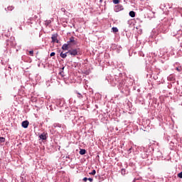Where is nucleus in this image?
<instances>
[{"label":"nucleus","mask_w":182,"mask_h":182,"mask_svg":"<svg viewBox=\"0 0 182 182\" xmlns=\"http://www.w3.org/2000/svg\"><path fill=\"white\" fill-rule=\"evenodd\" d=\"M7 45H11V46H15L16 45V41H15V38H11L10 40L7 41Z\"/></svg>","instance_id":"obj_1"},{"label":"nucleus","mask_w":182,"mask_h":182,"mask_svg":"<svg viewBox=\"0 0 182 182\" xmlns=\"http://www.w3.org/2000/svg\"><path fill=\"white\" fill-rule=\"evenodd\" d=\"M67 53H70L72 56H76L77 55V49L70 50Z\"/></svg>","instance_id":"obj_2"},{"label":"nucleus","mask_w":182,"mask_h":182,"mask_svg":"<svg viewBox=\"0 0 182 182\" xmlns=\"http://www.w3.org/2000/svg\"><path fill=\"white\" fill-rule=\"evenodd\" d=\"M21 126H22V127H23L24 129H28V126H29V121H28V120L23 121V122L21 123Z\"/></svg>","instance_id":"obj_3"},{"label":"nucleus","mask_w":182,"mask_h":182,"mask_svg":"<svg viewBox=\"0 0 182 182\" xmlns=\"http://www.w3.org/2000/svg\"><path fill=\"white\" fill-rule=\"evenodd\" d=\"M53 43H59V40H58V37L55 35H53L51 37Z\"/></svg>","instance_id":"obj_4"},{"label":"nucleus","mask_w":182,"mask_h":182,"mask_svg":"<svg viewBox=\"0 0 182 182\" xmlns=\"http://www.w3.org/2000/svg\"><path fill=\"white\" fill-rule=\"evenodd\" d=\"M63 50H68L69 49V44H63L62 46Z\"/></svg>","instance_id":"obj_5"},{"label":"nucleus","mask_w":182,"mask_h":182,"mask_svg":"<svg viewBox=\"0 0 182 182\" xmlns=\"http://www.w3.org/2000/svg\"><path fill=\"white\" fill-rule=\"evenodd\" d=\"M69 45H71V43H75V37H71L70 38V41L67 42Z\"/></svg>","instance_id":"obj_6"},{"label":"nucleus","mask_w":182,"mask_h":182,"mask_svg":"<svg viewBox=\"0 0 182 182\" xmlns=\"http://www.w3.org/2000/svg\"><path fill=\"white\" fill-rule=\"evenodd\" d=\"M129 16H131V18H134V16H136V12H134V11H131L129 12Z\"/></svg>","instance_id":"obj_7"},{"label":"nucleus","mask_w":182,"mask_h":182,"mask_svg":"<svg viewBox=\"0 0 182 182\" xmlns=\"http://www.w3.org/2000/svg\"><path fill=\"white\" fill-rule=\"evenodd\" d=\"M39 137L41 140H46V134H41Z\"/></svg>","instance_id":"obj_8"},{"label":"nucleus","mask_w":182,"mask_h":182,"mask_svg":"<svg viewBox=\"0 0 182 182\" xmlns=\"http://www.w3.org/2000/svg\"><path fill=\"white\" fill-rule=\"evenodd\" d=\"M60 58H63V59H65V58H66V56H68V53H61L60 54Z\"/></svg>","instance_id":"obj_9"},{"label":"nucleus","mask_w":182,"mask_h":182,"mask_svg":"<svg viewBox=\"0 0 182 182\" xmlns=\"http://www.w3.org/2000/svg\"><path fill=\"white\" fill-rule=\"evenodd\" d=\"M80 154H81V156H83L84 154H86V149H80Z\"/></svg>","instance_id":"obj_10"},{"label":"nucleus","mask_w":182,"mask_h":182,"mask_svg":"<svg viewBox=\"0 0 182 182\" xmlns=\"http://www.w3.org/2000/svg\"><path fill=\"white\" fill-rule=\"evenodd\" d=\"M112 30V32H114L115 33L119 32V29L117 27H113Z\"/></svg>","instance_id":"obj_11"},{"label":"nucleus","mask_w":182,"mask_h":182,"mask_svg":"<svg viewBox=\"0 0 182 182\" xmlns=\"http://www.w3.org/2000/svg\"><path fill=\"white\" fill-rule=\"evenodd\" d=\"M0 143H5V138L4 137H0Z\"/></svg>","instance_id":"obj_12"},{"label":"nucleus","mask_w":182,"mask_h":182,"mask_svg":"<svg viewBox=\"0 0 182 182\" xmlns=\"http://www.w3.org/2000/svg\"><path fill=\"white\" fill-rule=\"evenodd\" d=\"M116 8H119V11H122L123 9V6L118 5V6H116Z\"/></svg>","instance_id":"obj_13"},{"label":"nucleus","mask_w":182,"mask_h":182,"mask_svg":"<svg viewBox=\"0 0 182 182\" xmlns=\"http://www.w3.org/2000/svg\"><path fill=\"white\" fill-rule=\"evenodd\" d=\"M92 176H95L96 174V170H93L91 173H90Z\"/></svg>","instance_id":"obj_14"},{"label":"nucleus","mask_w":182,"mask_h":182,"mask_svg":"<svg viewBox=\"0 0 182 182\" xmlns=\"http://www.w3.org/2000/svg\"><path fill=\"white\" fill-rule=\"evenodd\" d=\"M119 2H120L119 0H113V3L115 4H119Z\"/></svg>","instance_id":"obj_15"},{"label":"nucleus","mask_w":182,"mask_h":182,"mask_svg":"<svg viewBox=\"0 0 182 182\" xmlns=\"http://www.w3.org/2000/svg\"><path fill=\"white\" fill-rule=\"evenodd\" d=\"M178 177H179V178H182V172L178 173Z\"/></svg>","instance_id":"obj_16"},{"label":"nucleus","mask_w":182,"mask_h":182,"mask_svg":"<svg viewBox=\"0 0 182 182\" xmlns=\"http://www.w3.org/2000/svg\"><path fill=\"white\" fill-rule=\"evenodd\" d=\"M29 55H31V56H33V50H30Z\"/></svg>","instance_id":"obj_17"},{"label":"nucleus","mask_w":182,"mask_h":182,"mask_svg":"<svg viewBox=\"0 0 182 182\" xmlns=\"http://www.w3.org/2000/svg\"><path fill=\"white\" fill-rule=\"evenodd\" d=\"M55 52H53V53H51L50 54V56H55Z\"/></svg>","instance_id":"obj_18"},{"label":"nucleus","mask_w":182,"mask_h":182,"mask_svg":"<svg viewBox=\"0 0 182 182\" xmlns=\"http://www.w3.org/2000/svg\"><path fill=\"white\" fill-rule=\"evenodd\" d=\"M59 75H60L63 77V71H60V73H59Z\"/></svg>","instance_id":"obj_19"},{"label":"nucleus","mask_w":182,"mask_h":182,"mask_svg":"<svg viewBox=\"0 0 182 182\" xmlns=\"http://www.w3.org/2000/svg\"><path fill=\"white\" fill-rule=\"evenodd\" d=\"M82 180H83V181L86 182V181H87L88 178L87 177H85Z\"/></svg>","instance_id":"obj_20"},{"label":"nucleus","mask_w":182,"mask_h":182,"mask_svg":"<svg viewBox=\"0 0 182 182\" xmlns=\"http://www.w3.org/2000/svg\"><path fill=\"white\" fill-rule=\"evenodd\" d=\"M61 11H62V12H66V9H65V8H62Z\"/></svg>","instance_id":"obj_21"},{"label":"nucleus","mask_w":182,"mask_h":182,"mask_svg":"<svg viewBox=\"0 0 182 182\" xmlns=\"http://www.w3.org/2000/svg\"><path fill=\"white\" fill-rule=\"evenodd\" d=\"M87 180H89L90 182L93 181V178H89Z\"/></svg>","instance_id":"obj_22"},{"label":"nucleus","mask_w":182,"mask_h":182,"mask_svg":"<svg viewBox=\"0 0 182 182\" xmlns=\"http://www.w3.org/2000/svg\"><path fill=\"white\" fill-rule=\"evenodd\" d=\"M8 9H9V11H12V9H14V7H9Z\"/></svg>","instance_id":"obj_23"},{"label":"nucleus","mask_w":182,"mask_h":182,"mask_svg":"<svg viewBox=\"0 0 182 182\" xmlns=\"http://www.w3.org/2000/svg\"><path fill=\"white\" fill-rule=\"evenodd\" d=\"M176 70H178V72H181V70H180L179 68H176Z\"/></svg>","instance_id":"obj_24"},{"label":"nucleus","mask_w":182,"mask_h":182,"mask_svg":"<svg viewBox=\"0 0 182 182\" xmlns=\"http://www.w3.org/2000/svg\"><path fill=\"white\" fill-rule=\"evenodd\" d=\"M78 97H82V95H80V93H78Z\"/></svg>","instance_id":"obj_25"},{"label":"nucleus","mask_w":182,"mask_h":182,"mask_svg":"<svg viewBox=\"0 0 182 182\" xmlns=\"http://www.w3.org/2000/svg\"><path fill=\"white\" fill-rule=\"evenodd\" d=\"M63 69H65V67H63L62 69H61V70H63Z\"/></svg>","instance_id":"obj_26"},{"label":"nucleus","mask_w":182,"mask_h":182,"mask_svg":"<svg viewBox=\"0 0 182 182\" xmlns=\"http://www.w3.org/2000/svg\"><path fill=\"white\" fill-rule=\"evenodd\" d=\"M123 171H124V170H122V173H123Z\"/></svg>","instance_id":"obj_27"}]
</instances>
